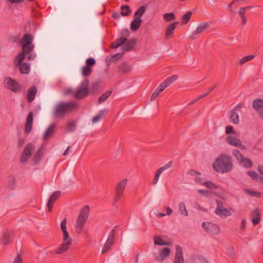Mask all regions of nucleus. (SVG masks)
<instances>
[{
    "label": "nucleus",
    "instance_id": "obj_42",
    "mask_svg": "<svg viewBox=\"0 0 263 263\" xmlns=\"http://www.w3.org/2000/svg\"><path fill=\"white\" fill-rule=\"evenodd\" d=\"M130 14V12L128 10V12H124L122 11L120 13L118 12H114L112 14V17L114 19H118L120 17L121 15L122 16H128Z\"/></svg>",
    "mask_w": 263,
    "mask_h": 263
},
{
    "label": "nucleus",
    "instance_id": "obj_35",
    "mask_svg": "<svg viewBox=\"0 0 263 263\" xmlns=\"http://www.w3.org/2000/svg\"><path fill=\"white\" fill-rule=\"evenodd\" d=\"M107 112L106 109H104L99 111V113L95 117H93L91 120L92 123H96L99 121Z\"/></svg>",
    "mask_w": 263,
    "mask_h": 263
},
{
    "label": "nucleus",
    "instance_id": "obj_8",
    "mask_svg": "<svg viewBox=\"0 0 263 263\" xmlns=\"http://www.w3.org/2000/svg\"><path fill=\"white\" fill-rule=\"evenodd\" d=\"M202 228L208 233L213 234H218L219 233L220 229L219 227L216 224L204 222L202 223Z\"/></svg>",
    "mask_w": 263,
    "mask_h": 263
},
{
    "label": "nucleus",
    "instance_id": "obj_26",
    "mask_svg": "<svg viewBox=\"0 0 263 263\" xmlns=\"http://www.w3.org/2000/svg\"><path fill=\"white\" fill-rule=\"evenodd\" d=\"M171 250L168 248H164L161 253L159 254V256H158L156 260L159 262L163 261L170 254Z\"/></svg>",
    "mask_w": 263,
    "mask_h": 263
},
{
    "label": "nucleus",
    "instance_id": "obj_12",
    "mask_svg": "<svg viewBox=\"0 0 263 263\" xmlns=\"http://www.w3.org/2000/svg\"><path fill=\"white\" fill-rule=\"evenodd\" d=\"M226 141L227 143L232 146L239 147L241 150L246 149V146L242 144L241 141L239 139L229 136L226 138Z\"/></svg>",
    "mask_w": 263,
    "mask_h": 263
},
{
    "label": "nucleus",
    "instance_id": "obj_59",
    "mask_svg": "<svg viewBox=\"0 0 263 263\" xmlns=\"http://www.w3.org/2000/svg\"><path fill=\"white\" fill-rule=\"evenodd\" d=\"M226 133L227 134H230L234 133L233 127L232 126H227L226 127Z\"/></svg>",
    "mask_w": 263,
    "mask_h": 263
},
{
    "label": "nucleus",
    "instance_id": "obj_37",
    "mask_svg": "<svg viewBox=\"0 0 263 263\" xmlns=\"http://www.w3.org/2000/svg\"><path fill=\"white\" fill-rule=\"evenodd\" d=\"M178 78L176 75H173L171 77L167 78L162 83L164 85L166 86V87H167L170 86L173 82L177 80Z\"/></svg>",
    "mask_w": 263,
    "mask_h": 263
},
{
    "label": "nucleus",
    "instance_id": "obj_20",
    "mask_svg": "<svg viewBox=\"0 0 263 263\" xmlns=\"http://www.w3.org/2000/svg\"><path fill=\"white\" fill-rule=\"evenodd\" d=\"M176 252L174 263H184L182 248L180 246L177 245L176 247Z\"/></svg>",
    "mask_w": 263,
    "mask_h": 263
},
{
    "label": "nucleus",
    "instance_id": "obj_62",
    "mask_svg": "<svg viewBox=\"0 0 263 263\" xmlns=\"http://www.w3.org/2000/svg\"><path fill=\"white\" fill-rule=\"evenodd\" d=\"M13 263H23V260L21 254H17L16 255Z\"/></svg>",
    "mask_w": 263,
    "mask_h": 263
},
{
    "label": "nucleus",
    "instance_id": "obj_50",
    "mask_svg": "<svg viewBox=\"0 0 263 263\" xmlns=\"http://www.w3.org/2000/svg\"><path fill=\"white\" fill-rule=\"evenodd\" d=\"M63 233V242H68L69 240L70 241L71 244L72 243V239L69 236V235L68 234V232L67 231H64V232H62Z\"/></svg>",
    "mask_w": 263,
    "mask_h": 263
},
{
    "label": "nucleus",
    "instance_id": "obj_56",
    "mask_svg": "<svg viewBox=\"0 0 263 263\" xmlns=\"http://www.w3.org/2000/svg\"><path fill=\"white\" fill-rule=\"evenodd\" d=\"M66 224H67V219H66V218H64L61 221V224H60V227H61V230L62 232H64V231H67Z\"/></svg>",
    "mask_w": 263,
    "mask_h": 263
},
{
    "label": "nucleus",
    "instance_id": "obj_32",
    "mask_svg": "<svg viewBox=\"0 0 263 263\" xmlns=\"http://www.w3.org/2000/svg\"><path fill=\"white\" fill-rule=\"evenodd\" d=\"M142 22V20L140 18L134 17V20L130 24V29L133 31L137 30L140 27Z\"/></svg>",
    "mask_w": 263,
    "mask_h": 263
},
{
    "label": "nucleus",
    "instance_id": "obj_44",
    "mask_svg": "<svg viewBox=\"0 0 263 263\" xmlns=\"http://www.w3.org/2000/svg\"><path fill=\"white\" fill-rule=\"evenodd\" d=\"M154 243L158 246L168 245L169 243L164 241L160 237L155 236L154 237Z\"/></svg>",
    "mask_w": 263,
    "mask_h": 263
},
{
    "label": "nucleus",
    "instance_id": "obj_3",
    "mask_svg": "<svg viewBox=\"0 0 263 263\" xmlns=\"http://www.w3.org/2000/svg\"><path fill=\"white\" fill-rule=\"evenodd\" d=\"M90 212V208L88 205H85L81 210L76 221L75 231L77 234H80L84 228Z\"/></svg>",
    "mask_w": 263,
    "mask_h": 263
},
{
    "label": "nucleus",
    "instance_id": "obj_38",
    "mask_svg": "<svg viewBox=\"0 0 263 263\" xmlns=\"http://www.w3.org/2000/svg\"><path fill=\"white\" fill-rule=\"evenodd\" d=\"M146 8L144 6H141L135 13L134 17L140 18L145 12Z\"/></svg>",
    "mask_w": 263,
    "mask_h": 263
},
{
    "label": "nucleus",
    "instance_id": "obj_46",
    "mask_svg": "<svg viewBox=\"0 0 263 263\" xmlns=\"http://www.w3.org/2000/svg\"><path fill=\"white\" fill-rule=\"evenodd\" d=\"M245 191L246 193L252 197H256L259 198L261 196V193L260 192H255L249 189H246Z\"/></svg>",
    "mask_w": 263,
    "mask_h": 263
},
{
    "label": "nucleus",
    "instance_id": "obj_31",
    "mask_svg": "<svg viewBox=\"0 0 263 263\" xmlns=\"http://www.w3.org/2000/svg\"><path fill=\"white\" fill-rule=\"evenodd\" d=\"M229 120L234 124H238L239 123V116L235 110L229 112Z\"/></svg>",
    "mask_w": 263,
    "mask_h": 263
},
{
    "label": "nucleus",
    "instance_id": "obj_5",
    "mask_svg": "<svg viewBox=\"0 0 263 263\" xmlns=\"http://www.w3.org/2000/svg\"><path fill=\"white\" fill-rule=\"evenodd\" d=\"M127 183V179H124L119 181L116 185L115 196H114V204L117 203L121 199L123 194L124 191Z\"/></svg>",
    "mask_w": 263,
    "mask_h": 263
},
{
    "label": "nucleus",
    "instance_id": "obj_24",
    "mask_svg": "<svg viewBox=\"0 0 263 263\" xmlns=\"http://www.w3.org/2000/svg\"><path fill=\"white\" fill-rule=\"evenodd\" d=\"M71 245V244L70 240L68 242H64L63 243L61 244L60 247L57 249L55 253L56 254H62L64 253L69 249Z\"/></svg>",
    "mask_w": 263,
    "mask_h": 263
},
{
    "label": "nucleus",
    "instance_id": "obj_49",
    "mask_svg": "<svg viewBox=\"0 0 263 263\" xmlns=\"http://www.w3.org/2000/svg\"><path fill=\"white\" fill-rule=\"evenodd\" d=\"M232 154L238 162L243 157V156L242 155V154L237 149H234L233 151Z\"/></svg>",
    "mask_w": 263,
    "mask_h": 263
},
{
    "label": "nucleus",
    "instance_id": "obj_45",
    "mask_svg": "<svg viewBox=\"0 0 263 263\" xmlns=\"http://www.w3.org/2000/svg\"><path fill=\"white\" fill-rule=\"evenodd\" d=\"M163 18L166 21H175L176 19V17L175 14L173 12L169 13H165L163 15Z\"/></svg>",
    "mask_w": 263,
    "mask_h": 263
},
{
    "label": "nucleus",
    "instance_id": "obj_18",
    "mask_svg": "<svg viewBox=\"0 0 263 263\" xmlns=\"http://www.w3.org/2000/svg\"><path fill=\"white\" fill-rule=\"evenodd\" d=\"M61 192L60 191H55L50 196L47 203V206L48 211L50 212L52 211V208L54 202L60 197Z\"/></svg>",
    "mask_w": 263,
    "mask_h": 263
},
{
    "label": "nucleus",
    "instance_id": "obj_17",
    "mask_svg": "<svg viewBox=\"0 0 263 263\" xmlns=\"http://www.w3.org/2000/svg\"><path fill=\"white\" fill-rule=\"evenodd\" d=\"M15 61L17 62L16 66L19 67L20 71L23 74H27L30 72V65L27 63L19 62V58H15Z\"/></svg>",
    "mask_w": 263,
    "mask_h": 263
},
{
    "label": "nucleus",
    "instance_id": "obj_4",
    "mask_svg": "<svg viewBox=\"0 0 263 263\" xmlns=\"http://www.w3.org/2000/svg\"><path fill=\"white\" fill-rule=\"evenodd\" d=\"M89 80L85 79L79 86L76 92L74 93V97L78 99H82L86 97L89 92L88 85Z\"/></svg>",
    "mask_w": 263,
    "mask_h": 263
},
{
    "label": "nucleus",
    "instance_id": "obj_43",
    "mask_svg": "<svg viewBox=\"0 0 263 263\" xmlns=\"http://www.w3.org/2000/svg\"><path fill=\"white\" fill-rule=\"evenodd\" d=\"M111 91H108L102 94L98 99V103L101 104L106 101L107 98L111 95Z\"/></svg>",
    "mask_w": 263,
    "mask_h": 263
},
{
    "label": "nucleus",
    "instance_id": "obj_53",
    "mask_svg": "<svg viewBox=\"0 0 263 263\" xmlns=\"http://www.w3.org/2000/svg\"><path fill=\"white\" fill-rule=\"evenodd\" d=\"M251 8H252V6H247V7L240 8V9H239V12H238L239 15L240 16V17L245 16V14L246 10L248 9Z\"/></svg>",
    "mask_w": 263,
    "mask_h": 263
},
{
    "label": "nucleus",
    "instance_id": "obj_54",
    "mask_svg": "<svg viewBox=\"0 0 263 263\" xmlns=\"http://www.w3.org/2000/svg\"><path fill=\"white\" fill-rule=\"evenodd\" d=\"M202 184L211 189H217V186L211 181L204 182L202 183Z\"/></svg>",
    "mask_w": 263,
    "mask_h": 263
},
{
    "label": "nucleus",
    "instance_id": "obj_22",
    "mask_svg": "<svg viewBox=\"0 0 263 263\" xmlns=\"http://www.w3.org/2000/svg\"><path fill=\"white\" fill-rule=\"evenodd\" d=\"M261 218V213L258 209L256 208L253 211L251 214V220L254 225L258 224Z\"/></svg>",
    "mask_w": 263,
    "mask_h": 263
},
{
    "label": "nucleus",
    "instance_id": "obj_2",
    "mask_svg": "<svg viewBox=\"0 0 263 263\" xmlns=\"http://www.w3.org/2000/svg\"><path fill=\"white\" fill-rule=\"evenodd\" d=\"M77 104L74 102H61L58 103L52 111V115L55 118H62L66 114L74 110Z\"/></svg>",
    "mask_w": 263,
    "mask_h": 263
},
{
    "label": "nucleus",
    "instance_id": "obj_16",
    "mask_svg": "<svg viewBox=\"0 0 263 263\" xmlns=\"http://www.w3.org/2000/svg\"><path fill=\"white\" fill-rule=\"evenodd\" d=\"M172 165V161H171L168 162L167 164H165L164 166L161 167L159 168L155 173L154 178L153 179L152 183L153 184H155L157 183L159 176L161 174V173L169 168Z\"/></svg>",
    "mask_w": 263,
    "mask_h": 263
},
{
    "label": "nucleus",
    "instance_id": "obj_40",
    "mask_svg": "<svg viewBox=\"0 0 263 263\" xmlns=\"http://www.w3.org/2000/svg\"><path fill=\"white\" fill-rule=\"evenodd\" d=\"M179 210L181 215L185 216H187L188 215V212L184 202H182L179 203Z\"/></svg>",
    "mask_w": 263,
    "mask_h": 263
},
{
    "label": "nucleus",
    "instance_id": "obj_23",
    "mask_svg": "<svg viewBox=\"0 0 263 263\" xmlns=\"http://www.w3.org/2000/svg\"><path fill=\"white\" fill-rule=\"evenodd\" d=\"M136 43V39H132L129 41H127L122 47V50L124 52L132 50Z\"/></svg>",
    "mask_w": 263,
    "mask_h": 263
},
{
    "label": "nucleus",
    "instance_id": "obj_51",
    "mask_svg": "<svg viewBox=\"0 0 263 263\" xmlns=\"http://www.w3.org/2000/svg\"><path fill=\"white\" fill-rule=\"evenodd\" d=\"M96 64L95 60L92 58H89L86 61V65L89 67H91L94 66Z\"/></svg>",
    "mask_w": 263,
    "mask_h": 263
},
{
    "label": "nucleus",
    "instance_id": "obj_33",
    "mask_svg": "<svg viewBox=\"0 0 263 263\" xmlns=\"http://www.w3.org/2000/svg\"><path fill=\"white\" fill-rule=\"evenodd\" d=\"M33 40V37L32 35L29 34H25L22 40H21L20 44L21 45H31L32 41Z\"/></svg>",
    "mask_w": 263,
    "mask_h": 263
},
{
    "label": "nucleus",
    "instance_id": "obj_30",
    "mask_svg": "<svg viewBox=\"0 0 263 263\" xmlns=\"http://www.w3.org/2000/svg\"><path fill=\"white\" fill-rule=\"evenodd\" d=\"M127 41L126 37H121L116 39L114 42L112 43L111 47L114 49H116L124 44Z\"/></svg>",
    "mask_w": 263,
    "mask_h": 263
},
{
    "label": "nucleus",
    "instance_id": "obj_13",
    "mask_svg": "<svg viewBox=\"0 0 263 263\" xmlns=\"http://www.w3.org/2000/svg\"><path fill=\"white\" fill-rule=\"evenodd\" d=\"M33 112H30L27 117L24 128V133L26 134H28L31 132L33 124Z\"/></svg>",
    "mask_w": 263,
    "mask_h": 263
},
{
    "label": "nucleus",
    "instance_id": "obj_34",
    "mask_svg": "<svg viewBox=\"0 0 263 263\" xmlns=\"http://www.w3.org/2000/svg\"><path fill=\"white\" fill-rule=\"evenodd\" d=\"M248 175L253 179L255 180L257 182L263 183V177L259 175L255 171H249Z\"/></svg>",
    "mask_w": 263,
    "mask_h": 263
},
{
    "label": "nucleus",
    "instance_id": "obj_61",
    "mask_svg": "<svg viewBox=\"0 0 263 263\" xmlns=\"http://www.w3.org/2000/svg\"><path fill=\"white\" fill-rule=\"evenodd\" d=\"M122 57V54L121 53H116L113 55L110 58V60L111 61H116L119 59H120Z\"/></svg>",
    "mask_w": 263,
    "mask_h": 263
},
{
    "label": "nucleus",
    "instance_id": "obj_36",
    "mask_svg": "<svg viewBox=\"0 0 263 263\" xmlns=\"http://www.w3.org/2000/svg\"><path fill=\"white\" fill-rule=\"evenodd\" d=\"M239 162L240 165L247 168H250L253 165L252 162L249 158H245L244 157L239 161Z\"/></svg>",
    "mask_w": 263,
    "mask_h": 263
},
{
    "label": "nucleus",
    "instance_id": "obj_48",
    "mask_svg": "<svg viewBox=\"0 0 263 263\" xmlns=\"http://www.w3.org/2000/svg\"><path fill=\"white\" fill-rule=\"evenodd\" d=\"M192 16V12L189 11L182 16V20L184 24H186L190 21Z\"/></svg>",
    "mask_w": 263,
    "mask_h": 263
},
{
    "label": "nucleus",
    "instance_id": "obj_1",
    "mask_svg": "<svg viewBox=\"0 0 263 263\" xmlns=\"http://www.w3.org/2000/svg\"><path fill=\"white\" fill-rule=\"evenodd\" d=\"M212 166L214 170L218 173L230 172L233 168L232 159L229 156L221 154L215 159Z\"/></svg>",
    "mask_w": 263,
    "mask_h": 263
},
{
    "label": "nucleus",
    "instance_id": "obj_55",
    "mask_svg": "<svg viewBox=\"0 0 263 263\" xmlns=\"http://www.w3.org/2000/svg\"><path fill=\"white\" fill-rule=\"evenodd\" d=\"M15 183H16V182H15V178L12 176L10 177L8 183V186L10 187L13 188L14 186V185H15Z\"/></svg>",
    "mask_w": 263,
    "mask_h": 263
},
{
    "label": "nucleus",
    "instance_id": "obj_9",
    "mask_svg": "<svg viewBox=\"0 0 263 263\" xmlns=\"http://www.w3.org/2000/svg\"><path fill=\"white\" fill-rule=\"evenodd\" d=\"M21 46L22 48V51L18 53L16 57V58H19V62H23L25 59V55L31 52L34 48V45L33 44L23 45Z\"/></svg>",
    "mask_w": 263,
    "mask_h": 263
},
{
    "label": "nucleus",
    "instance_id": "obj_47",
    "mask_svg": "<svg viewBox=\"0 0 263 263\" xmlns=\"http://www.w3.org/2000/svg\"><path fill=\"white\" fill-rule=\"evenodd\" d=\"M254 58H255V55H250L245 57L241 58L239 60L240 64L241 65H242V64H245V63L253 60Z\"/></svg>",
    "mask_w": 263,
    "mask_h": 263
},
{
    "label": "nucleus",
    "instance_id": "obj_11",
    "mask_svg": "<svg viewBox=\"0 0 263 263\" xmlns=\"http://www.w3.org/2000/svg\"><path fill=\"white\" fill-rule=\"evenodd\" d=\"M210 25V23L208 22L202 23L198 24L196 29L192 32L190 37L192 39H195L197 35L206 30L209 27Z\"/></svg>",
    "mask_w": 263,
    "mask_h": 263
},
{
    "label": "nucleus",
    "instance_id": "obj_41",
    "mask_svg": "<svg viewBox=\"0 0 263 263\" xmlns=\"http://www.w3.org/2000/svg\"><path fill=\"white\" fill-rule=\"evenodd\" d=\"M42 156V148H39L36 152L33 157V160L35 163H38L41 160Z\"/></svg>",
    "mask_w": 263,
    "mask_h": 263
},
{
    "label": "nucleus",
    "instance_id": "obj_15",
    "mask_svg": "<svg viewBox=\"0 0 263 263\" xmlns=\"http://www.w3.org/2000/svg\"><path fill=\"white\" fill-rule=\"evenodd\" d=\"M172 165V161H171L168 162L167 164H165L164 166L161 167L159 168L155 173L154 178L153 179L152 183L153 184H155L157 183L159 176L161 174V173L169 168Z\"/></svg>",
    "mask_w": 263,
    "mask_h": 263
},
{
    "label": "nucleus",
    "instance_id": "obj_64",
    "mask_svg": "<svg viewBox=\"0 0 263 263\" xmlns=\"http://www.w3.org/2000/svg\"><path fill=\"white\" fill-rule=\"evenodd\" d=\"M28 55L27 57V60L28 61H31L34 60L35 58L36 54L34 53L30 52V53L28 54Z\"/></svg>",
    "mask_w": 263,
    "mask_h": 263
},
{
    "label": "nucleus",
    "instance_id": "obj_39",
    "mask_svg": "<svg viewBox=\"0 0 263 263\" xmlns=\"http://www.w3.org/2000/svg\"><path fill=\"white\" fill-rule=\"evenodd\" d=\"M92 72V68L86 66H83L81 70L82 74L84 77H87L89 76Z\"/></svg>",
    "mask_w": 263,
    "mask_h": 263
},
{
    "label": "nucleus",
    "instance_id": "obj_14",
    "mask_svg": "<svg viewBox=\"0 0 263 263\" xmlns=\"http://www.w3.org/2000/svg\"><path fill=\"white\" fill-rule=\"evenodd\" d=\"M252 106L257 111L259 116L263 118V99H257L253 101Z\"/></svg>",
    "mask_w": 263,
    "mask_h": 263
},
{
    "label": "nucleus",
    "instance_id": "obj_7",
    "mask_svg": "<svg viewBox=\"0 0 263 263\" xmlns=\"http://www.w3.org/2000/svg\"><path fill=\"white\" fill-rule=\"evenodd\" d=\"M34 150V146L32 143L27 144L25 147L21 156V162H26L31 157V153Z\"/></svg>",
    "mask_w": 263,
    "mask_h": 263
},
{
    "label": "nucleus",
    "instance_id": "obj_25",
    "mask_svg": "<svg viewBox=\"0 0 263 263\" xmlns=\"http://www.w3.org/2000/svg\"><path fill=\"white\" fill-rule=\"evenodd\" d=\"M55 124H51L45 131L43 138L44 140H47L50 138L54 133L55 129Z\"/></svg>",
    "mask_w": 263,
    "mask_h": 263
},
{
    "label": "nucleus",
    "instance_id": "obj_29",
    "mask_svg": "<svg viewBox=\"0 0 263 263\" xmlns=\"http://www.w3.org/2000/svg\"><path fill=\"white\" fill-rule=\"evenodd\" d=\"M215 213L220 217H226L232 215L231 211L227 208L222 209H215Z\"/></svg>",
    "mask_w": 263,
    "mask_h": 263
},
{
    "label": "nucleus",
    "instance_id": "obj_63",
    "mask_svg": "<svg viewBox=\"0 0 263 263\" xmlns=\"http://www.w3.org/2000/svg\"><path fill=\"white\" fill-rule=\"evenodd\" d=\"M216 202L217 203V207L216 208V209H224V208H223V203L222 201L219 200H216Z\"/></svg>",
    "mask_w": 263,
    "mask_h": 263
},
{
    "label": "nucleus",
    "instance_id": "obj_60",
    "mask_svg": "<svg viewBox=\"0 0 263 263\" xmlns=\"http://www.w3.org/2000/svg\"><path fill=\"white\" fill-rule=\"evenodd\" d=\"M228 254L231 257H235L234 249L233 247H230L227 249Z\"/></svg>",
    "mask_w": 263,
    "mask_h": 263
},
{
    "label": "nucleus",
    "instance_id": "obj_58",
    "mask_svg": "<svg viewBox=\"0 0 263 263\" xmlns=\"http://www.w3.org/2000/svg\"><path fill=\"white\" fill-rule=\"evenodd\" d=\"M207 95H208V93H205L204 95H200L199 97H198V98H196L195 99H194V100H193L192 101L190 102L188 105H191L194 104L195 102H196L197 101L199 100L200 99L203 98L204 97H205V96H206Z\"/></svg>",
    "mask_w": 263,
    "mask_h": 263
},
{
    "label": "nucleus",
    "instance_id": "obj_28",
    "mask_svg": "<svg viewBox=\"0 0 263 263\" xmlns=\"http://www.w3.org/2000/svg\"><path fill=\"white\" fill-rule=\"evenodd\" d=\"M132 68L130 65H129L126 62H124L121 64L118 68V72L119 73H121L122 74H126L129 72Z\"/></svg>",
    "mask_w": 263,
    "mask_h": 263
},
{
    "label": "nucleus",
    "instance_id": "obj_6",
    "mask_svg": "<svg viewBox=\"0 0 263 263\" xmlns=\"http://www.w3.org/2000/svg\"><path fill=\"white\" fill-rule=\"evenodd\" d=\"M4 83L6 87L13 92L16 93L21 91V88L19 84L10 77L5 78Z\"/></svg>",
    "mask_w": 263,
    "mask_h": 263
},
{
    "label": "nucleus",
    "instance_id": "obj_21",
    "mask_svg": "<svg viewBox=\"0 0 263 263\" xmlns=\"http://www.w3.org/2000/svg\"><path fill=\"white\" fill-rule=\"evenodd\" d=\"M14 236V234L13 232H6L2 236V242L5 245H7L13 241Z\"/></svg>",
    "mask_w": 263,
    "mask_h": 263
},
{
    "label": "nucleus",
    "instance_id": "obj_19",
    "mask_svg": "<svg viewBox=\"0 0 263 263\" xmlns=\"http://www.w3.org/2000/svg\"><path fill=\"white\" fill-rule=\"evenodd\" d=\"M37 93V88L35 86L30 87L27 91V101L31 103L35 99Z\"/></svg>",
    "mask_w": 263,
    "mask_h": 263
},
{
    "label": "nucleus",
    "instance_id": "obj_52",
    "mask_svg": "<svg viewBox=\"0 0 263 263\" xmlns=\"http://www.w3.org/2000/svg\"><path fill=\"white\" fill-rule=\"evenodd\" d=\"M76 127V123L74 121H70L67 124V128L69 132H73Z\"/></svg>",
    "mask_w": 263,
    "mask_h": 263
},
{
    "label": "nucleus",
    "instance_id": "obj_10",
    "mask_svg": "<svg viewBox=\"0 0 263 263\" xmlns=\"http://www.w3.org/2000/svg\"><path fill=\"white\" fill-rule=\"evenodd\" d=\"M115 230H112L110 232L107 239L106 241L102 250V254L106 253L114 244L115 241Z\"/></svg>",
    "mask_w": 263,
    "mask_h": 263
},
{
    "label": "nucleus",
    "instance_id": "obj_57",
    "mask_svg": "<svg viewBox=\"0 0 263 263\" xmlns=\"http://www.w3.org/2000/svg\"><path fill=\"white\" fill-rule=\"evenodd\" d=\"M160 93V91H159L158 89L157 88L155 90V91L152 93L151 97V101H154L159 95Z\"/></svg>",
    "mask_w": 263,
    "mask_h": 263
},
{
    "label": "nucleus",
    "instance_id": "obj_27",
    "mask_svg": "<svg viewBox=\"0 0 263 263\" xmlns=\"http://www.w3.org/2000/svg\"><path fill=\"white\" fill-rule=\"evenodd\" d=\"M178 22H174L168 25L166 27L165 37L168 39L170 36L173 34L174 30L176 27V26L178 24Z\"/></svg>",
    "mask_w": 263,
    "mask_h": 263
}]
</instances>
